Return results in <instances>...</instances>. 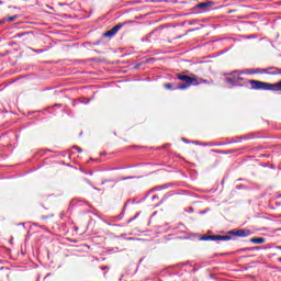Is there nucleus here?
<instances>
[{"label": "nucleus", "mask_w": 281, "mask_h": 281, "mask_svg": "<svg viewBox=\"0 0 281 281\" xmlns=\"http://www.w3.org/2000/svg\"><path fill=\"white\" fill-rule=\"evenodd\" d=\"M178 80L186 82L187 85H193V87H198L199 80L194 77H190L188 75H178Z\"/></svg>", "instance_id": "nucleus-1"}, {"label": "nucleus", "mask_w": 281, "mask_h": 281, "mask_svg": "<svg viewBox=\"0 0 281 281\" xmlns=\"http://www.w3.org/2000/svg\"><path fill=\"white\" fill-rule=\"evenodd\" d=\"M229 236H238L239 238H246V236H250L251 231L249 229H238L228 232Z\"/></svg>", "instance_id": "nucleus-2"}, {"label": "nucleus", "mask_w": 281, "mask_h": 281, "mask_svg": "<svg viewBox=\"0 0 281 281\" xmlns=\"http://www.w3.org/2000/svg\"><path fill=\"white\" fill-rule=\"evenodd\" d=\"M120 30H122V24H117V25L113 26L110 31L105 32L103 34V36L105 38H111V37L115 36V34H117V32H120Z\"/></svg>", "instance_id": "nucleus-3"}, {"label": "nucleus", "mask_w": 281, "mask_h": 281, "mask_svg": "<svg viewBox=\"0 0 281 281\" xmlns=\"http://www.w3.org/2000/svg\"><path fill=\"white\" fill-rule=\"evenodd\" d=\"M271 70L276 71V70H278V68H276V67H270V68H267V69L257 68L256 70L250 71L249 74H271V72H269Z\"/></svg>", "instance_id": "nucleus-4"}, {"label": "nucleus", "mask_w": 281, "mask_h": 281, "mask_svg": "<svg viewBox=\"0 0 281 281\" xmlns=\"http://www.w3.org/2000/svg\"><path fill=\"white\" fill-rule=\"evenodd\" d=\"M214 5V2H202L198 4V8L200 10H207V8H212Z\"/></svg>", "instance_id": "nucleus-5"}, {"label": "nucleus", "mask_w": 281, "mask_h": 281, "mask_svg": "<svg viewBox=\"0 0 281 281\" xmlns=\"http://www.w3.org/2000/svg\"><path fill=\"white\" fill-rule=\"evenodd\" d=\"M250 241H252L255 245H262L265 243V238L262 237L251 238Z\"/></svg>", "instance_id": "nucleus-6"}, {"label": "nucleus", "mask_w": 281, "mask_h": 281, "mask_svg": "<svg viewBox=\"0 0 281 281\" xmlns=\"http://www.w3.org/2000/svg\"><path fill=\"white\" fill-rule=\"evenodd\" d=\"M18 19H19V15H12V16L4 18V21H7V23H12V22L16 21Z\"/></svg>", "instance_id": "nucleus-7"}, {"label": "nucleus", "mask_w": 281, "mask_h": 281, "mask_svg": "<svg viewBox=\"0 0 281 281\" xmlns=\"http://www.w3.org/2000/svg\"><path fill=\"white\" fill-rule=\"evenodd\" d=\"M240 74H243V72H240V71L232 72L233 78H236V82H238L239 80H243V78H240Z\"/></svg>", "instance_id": "nucleus-8"}, {"label": "nucleus", "mask_w": 281, "mask_h": 281, "mask_svg": "<svg viewBox=\"0 0 281 281\" xmlns=\"http://www.w3.org/2000/svg\"><path fill=\"white\" fill-rule=\"evenodd\" d=\"M236 78H233V77H228L225 79L226 82H228L229 85H236Z\"/></svg>", "instance_id": "nucleus-9"}, {"label": "nucleus", "mask_w": 281, "mask_h": 281, "mask_svg": "<svg viewBox=\"0 0 281 281\" xmlns=\"http://www.w3.org/2000/svg\"><path fill=\"white\" fill-rule=\"evenodd\" d=\"M191 85L189 83H180L178 89H180L181 91H184V89H188Z\"/></svg>", "instance_id": "nucleus-10"}, {"label": "nucleus", "mask_w": 281, "mask_h": 281, "mask_svg": "<svg viewBox=\"0 0 281 281\" xmlns=\"http://www.w3.org/2000/svg\"><path fill=\"white\" fill-rule=\"evenodd\" d=\"M220 240H232V236H229V235H220Z\"/></svg>", "instance_id": "nucleus-11"}, {"label": "nucleus", "mask_w": 281, "mask_h": 281, "mask_svg": "<svg viewBox=\"0 0 281 281\" xmlns=\"http://www.w3.org/2000/svg\"><path fill=\"white\" fill-rule=\"evenodd\" d=\"M210 240H220V235H210Z\"/></svg>", "instance_id": "nucleus-12"}, {"label": "nucleus", "mask_w": 281, "mask_h": 281, "mask_svg": "<svg viewBox=\"0 0 281 281\" xmlns=\"http://www.w3.org/2000/svg\"><path fill=\"white\" fill-rule=\"evenodd\" d=\"M272 76L281 75V70L277 68V70L271 72Z\"/></svg>", "instance_id": "nucleus-13"}, {"label": "nucleus", "mask_w": 281, "mask_h": 281, "mask_svg": "<svg viewBox=\"0 0 281 281\" xmlns=\"http://www.w3.org/2000/svg\"><path fill=\"white\" fill-rule=\"evenodd\" d=\"M200 240H210V235H203Z\"/></svg>", "instance_id": "nucleus-14"}, {"label": "nucleus", "mask_w": 281, "mask_h": 281, "mask_svg": "<svg viewBox=\"0 0 281 281\" xmlns=\"http://www.w3.org/2000/svg\"><path fill=\"white\" fill-rule=\"evenodd\" d=\"M199 85H207V80H201V81H198Z\"/></svg>", "instance_id": "nucleus-15"}, {"label": "nucleus", "mask_w": 281, "mask_h": 281, "mask_svg": "<svg viewBox=\"0 0 281 281\" xmlns=\"http://www.w3.org/2000/svg\"><path fill=\"white\" fill-rule=\"evenodd\" d=\"M166 89H172V83L165 85Z\"/></svg>", "instance_id": "nucleus-16"}, {"label": "nucleus", "mask_w": 281, "mask_h": 281, "mask_svg": "<svg viewBox=\"0 0 281 281\" xmlns=\"http://www.w3.org/2000/svg\"><path fill=\"white\" fill-rule=\"evenodd\" d=\"M3 23H8V21L5 20V18L0 21V25H3Z\"/></svg>", "instance_id": "nucleus-17"}, {"label": "nucleus", "mask_w": 281, "mask_h": 281, "mask_svg": "<svg viewBox=\"0 0 281 281\" xmlns=\"http://www.w3.org/2000/svg\"><path fill=\"white\" fill-rule=\"evenodd\" d=\"M75 148L78 150V153H82V149L80 147H75Z\"/></svg>", "instance_id": "nucleus-18"}, {"label": "nucleus", "mask_w": 281, "mask_h": 281, "mask_svg": "<svg viewBox=\"0 0 281 281\" xmlns=\"http://www.w3.org/2000/svg\"><path fill=\"white\" fill-rule=\"evenodd\" d=\"M126 179H133V177H127V178H124L123 181H126Z\"/></svg>", "instance_id": "nucleus-19"}, {"label": "nucleus", "mask_w": 281, "mask_h": 281, "mask_svg": "<svg viewBox=\"0 0 281 281\" xmlns=\"http://www.w3.org/2000/svg\"><path fill=\"white\" fill-rule=\"evenodd\" d=\"M153 199H157V195H154Z\"/></svg>", "instance_id": "nucleus-20"}, {"label": "nucleus", "mask_w": 281, "mask_h": 281, "mask_svg": "<svg viewBox=\"0 0 281 281\" xmlns=\"http://www.w3.org/2000/svg\"><path fill=\"white\" fill-rule=\"evenodd\" d=\"M279 262H281V258H279Z\"/></svg>", "instance_id": "nucleus-21"}]
</instances>
